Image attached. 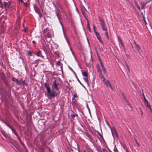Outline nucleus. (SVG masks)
<instances>
[{"label": "nucleus", "mask_w": 152, "mask_h": 152, "mask_svg": "<svg viewBox=\"0 0 152 152\" xmlns=\"http://www.w3.org/2000/svg\"><path fill=\"white\" fill-rule=\"evenodd\" d=\"M44 86L46 88L47 91V96L49 99H51L52 98H54L57 96L59 94V93L56 92L55 90H58V87L59 83H56V80H55L53 82L52 85V91H51L50 88L49 86V84L47 82L44 83Z\"/></svg>", "instance_id": "obj_1"}, {"label": "nucleus", "mask_w": 152, "mask_h": 152, "mask_svg": "<svg viewBox=\"0 0 152 152\" xmlns=\"http://www.w3.org/2000/svg\"><path fill=\"white\" fill-rule=\"evenodd\" d=\"M58 11H58L57 10H56L55 12H56V15L57 16L58 19V20H59V23H60V24L61 25V27H62V31H63V34H64V38H65V39H66L67 42L68 43V46H69V47H70V43H69V40L68 39L66 36L65 35V34L64 33V27H63V24H62L61 22V21L60 20V19H59V17L58 16Z\"/></svg>", "instance_id": "obj_2"}, {"label": "nucleus", "mask_w": 152, "mask_h": 152, "mask_svg": "<svg viewBox=\"0 0 152 152\" xmlns=\"http://www.w3.org/2000/svg\"><path fill=\"white\" fill-rule=\"evenodd\" d=\"M102 81L106 85L107 87H108V86H109L111 90L112 91H113V88L108 80H105V78H104V79Z\"/></svg>", "instance_id": "obj_3"}, {"label": "nucleus", "mask_w": 152, "mask_h": 152, "mask_svg": "<svg viewBox=\"0 0 152 152\" xmlns=\"http://www.w3.org/2000/svg\"><path fill=\"white\" fill-rule=\"evenodd\" d=\"M100 22L102 26L101 28L103 31H106L107 28L105 23L104 20L102 19H100Z\"/></svg>", "instance_id": "obj_4"}, {"label": "nucleus", "mask_w": 152, "mask_h": 152, "mask_svg": "<svg viewBox=\"0 0 152 152\" xmlns=\"http://www.w3.org/2000/svg\"><path fill=\"white\" fill-rule=\"evenodd\" d=\"M95 35H96V37L97 39L99 40V42L102 45L104 44V43L101 40V38L99 34L98 33V32H95Z\"/></svg>", "instance_id": "obj_5"}, {"label": "nucleus", "mask_w": 152, "mask_h": 152, "mask_svg": "<svg viewBox=\"0 0 152 152\" xmlns=\"http://www.w3.org/2000/svg\"><path fill=\"white\" fill-rule=\"evenodd\" d=\"M34 7L35 12L39 15V16H40V9L35 5L34 6Z\"/></svg>", "instance_id": "obj_6"}, {"label": "nucleus", "mask_w": 152, "mask_h": 152, "mask_svg": "<svg viewBox=\"0 0 152 152\" xmlns=\"http://www.w3.org/2000/svg\"><path fill=\"white\" fill-rule=\"evenodd\" d=\"M144 96V103L145 105L147 107H150V104L148 102V100L146 99L145 97V96Z\"/></svg>", "instance_id": "obj_7"}, {"label": "nucleus", "mask_w": 152, "mask_h": 152, "mask_svg": "<svg viewBox=\"0 0 152 152\" xmlns=\"http://www.w3.org/2000/svg\"><path fill=\"white\" fill-rule=\"evenodd\" d=\"M53 4L55 8H57L58 7H59L60 6L58 1H57L53 3Z\"/></svg>", "instance_id": "obj_8"}, {"label": "nucleus", "mask_w": 152, "mask_h": 152, "mask_svg": "<svg viewBox=\"0 0 152 152\" xmlns=\"http://www.w3.org/2000/svg\"><path fill=\"white\" fill-rule=\"evenodd\" d=\"M100 64H101V66L102 68V70H103V71H104V74H105L106 73H107V72L106 71V70L105 68L104 67V66L102 62V61H101V60H100Z\"/></svg>", "instance_id": "obj_9"}, {"label": "nucleus", "mask_w": 152, "mask_h": 152, "mask_svg": "<svg viewBox=\"0 0 152 152\" xmlns=\"http://www.w3.org/2000/svg\"><path fill=\"white\" fill-rule=\"evenodd\" d=\"M10 4V3L9 2H5L4 3V6L6 7H9Z\"/></svg>", "instance_id": "obj_10"}, {"label": "nucleus", "mask_w": 152, "mask_h": 152, "mask_svg": "<svg viewBox=\"0 0 152 152\" xmlns=\"http://www.w3.org/2000/svg\"><path fill=\"white\" fill-rule=\"evenodd\" d=\"M84 80L86 82L87 85L88 86H89V81L88 80V77H86V78H83Z\"/></svg>", "instance_id": "obj_11"}, {"label": "nucleus", "mask_w": 152, "mask_h": 152, "mask_svg": "<svg viewBox=\"0 0 152 152\" xmlns=\"http://www.w3.org/2000/svg\"><path fill=\"white\" fill-rule=\"evenodd\" d=\"M41 54V51L40 50H39L37 52V53L36 55L38 56H40Z\"/></svg>", "instance_id": "obj_12"}, {"label": "nucleus", "mask_w": 152, "mask_h": 152, "mask_svg": "<svg viewBox=\"0 0 152 152\" xmlns=\"http://www.w3.org/2000/svg\"><path fill=\"white\" fill-rule=\"evenodd\" d=\"M87 28L88 30V31L91 32V28H90V27L89 26V24L88 23V20H87Z\"/></svg>", "instance_id": "obj_13"}, {"label": "nucleus", "mask_w": 152, "mask_h": 152, "mask_svg": "<svg viewBox=\"0 0 152 152\" xmlns=\"http://www.w3.org/2000/svg\"><path fill=\"white\" fill-rule=\"evenodd\" d=\"M15 83L18 85H21V80H18L17 79Z\"/></svg>", "instance_id": "obj_14"}, {"label": "nucleus", "mask_w": 152, "mask_h": 152, "mask_svg": "<svg viewBox=\"0 0 152 152\" xmlns=\"http://www.w3.org/2000/svg\"><path fill=\"white\" fill-rule=\"evenodd\" d=\"M83 76L85 77H88V73L87 72H83L82 73Z\"/></svg>", "instance_id": "obj_15"}, {"label": "nucleus", "mask_w": 152, "mask_h": 152, "mask_svg": "<svg viewBox=\"0 0 152 152\" xmlns=\"http://www.w3.org/2000/svg\"><path fill=\"white\" fill-rule=\"evenodd\" d=\"M93 30H94V32L95 34V32H98L97 31H96V28L95 27V26L94 25H93Z\"/></svg>", "instance_id": "obj_16"}, {"label": "nucleus", "mask_w": 152, "mask_h": 152, "mask_svg": "<svg viewBox=\"0 0 152 152\" xmlns=\"http://www.w3.org/2000/svg\"><path fill=\"white\" fill-rule=\"evenodd\" d=\"M135 47L138 51L140 50L141 48L138 45H137V46H135Z\"/></svg>", "instance_id": "obj_17"}, {"label": "nucleus", "mask_w": 152, "mask_h": 152, "mask_svg": "<svg viewBox=\"0 0 152 152\" xmlns=\"http://www.w3.org/2000/svg\"><path fill=\"white\" fill-rule=\"evenodd\" d=\"M119 41H120V42H121V45L122 46V47H124V43H123V42H122L121 39V38L120 39Z\"/></svg>", "instance_id": "obj_18"}, {"label": "nucleus", "mask_w": 152, "mask_h": 152, "mask_svg": "<svg viewBox=\"0 0 152 152\" xmlns=\"http://www.w3.org/2000/svg\"><path fill=\"white\" fill-rule=\"evenodd\" d=\"M113 151L114 152H118V151L115 145V146L114 148L113 149Z\"/></svg>", "instance_id": "obj_19"}, {"label": "nucleus", "mask_w": 152, "mask_h": 152, "mask_svg": "<svg viewBox=\"0 0 152 152\" xmlns=\"http://www.w3.org/2000/svg\"><path fill=\"white\" fill-rule=\"evenodd\" d=\"M99 75L100 77L102 79H104V78H105L104 77L103 75L102 74V73L99 74Z\"/></svg>", "instance_id": "obj_20"}, {"label": "nucleus", "mask_w": 152, "mask_h": 152, "mask_svg": "<svg viewBox=\"0 0 152 152\" xmlns=\"http://www.w3.org/2000/svg\"><path fill=\"white\" fill-rule=\"evenodd\" d=\"M11 130L12 131V132L16 136H17V134H16V132L14 131L12 129L11 127L10 128Z\"/></svg>", "instance_id": "obj_21"}, {"label": "nucleus", "mask_w": 152, "mask_h": 152, "mask_svg": "<svg viewBox=\"0 0 152 152\" xmlns=\"http://www.w3.org/2000/svg\"><path fill=\"white\" fill-rule=\"evenodd\" d=\"M11 130L12 131V132L16 136H17V134H16V132L14 131L12 129L11 127L10 128Z\"/></svg>", "instance_id": "obj_22"}, {"label": "nucleus", "mask_w": 152, "mask_h": 152, "mask_svg": "<svg viewBox=\"0 0 152 152\" xmlns=\"http://www.w3.org/2000/svg\"><path fill=\"white\" fill-rule=\"evenodd\" d=\"M11 130L12 131V132L16 136H17V134H16V132L14 131L12 129L11 127L10 128Z\"/></svg>", "instance_id": "obj_23"}, {"label": "nucleus", "mask_w": 152, "mask_h": 152, "mask_svg": "<svg viewBox=\"0 0 152 152\" xmlns=\"http://www.w3.org/2000/svg\"><path fill=\"white\" fill-rule=\"evenodd\" d=\"M97 70H98V71L99 72V74L102 73V71L99 68H98Z\"/></svg>", "instance_id": "obj_24"}, {"label": "nucleus", "mask_w": 152, "mask_h": 152, "mask_svg": "<svg viewBox=\"0 0 152 152\" xmlns=\"http://www.w3.org/2000/svg\"><path fill=\"white\" fill-rule=\"evenodd\" d=\"M28 54L30 56H31L32 54V53L30 51H28Z\"/></svg>", "instance_id": "obj_25"}, {"label": "nucleus", "mask_w": 152, "mask_h": 152, "mask_svg": "<svg viewBox=\"0 0 152 152\" xmlns=\"http://www.w3.org/2000/svg\"><path fill=\"white\" fill-rule=\"evenodd\" d=\"M77 115H77V114H75L71 115V116L72 118H74V117L77 116Z\"/></svg>", "instance_id": "obj_26"}, {"label": "nucleus", "mask_w": 152, "mask_h": 152, "mask_svg": "<svg viewBox=\"0 0 152 152\" xmlns=\"http://www.w3.org/2000/svg\"><path fill=\"white\" fill-rule=\"evenodd\" d=\"M12 80L13 81H14L15 83L16 82L17 80V79H16L15 78L13 77L12 78Z\"/></svg>", "instance_id": "obj_27"}, {"label": "nucleus", "mask_w": 152, "mask_h": 152, "mask_svg": "<svg viewBox=\"0 0 152 152\" xmlns=\"http://www.w3.org/2000/svg\"><path fill=\"white\" fill-rule=\"evenodd\" d=\"M61 63L59 61H58L57 62L56 64L59 66H61Z\"/></svg>", "instance_id": "obj_28"}, {"label": "nucleus", "mask_w": 152, "mask_h": 152, "mask_svg": "<svg viewBox=\"0 0 152 152\" xmlns=\"http://www.w3.org/2000/svg\"><path fill=\"white\" fill-rule=\"evenodd\" d=\"M21 84H22L23 85H27V84H26L25 83V82L23 81H22V80H21Z\"/></svg>", "instance_id": "obj_29"}, {"label": "nucleus", "mask_w": 152, "mask_h": 152, "mask_svg": "<svg viewBox=\"0 0 152 152\" xmlns=\"http://www.w3.org/2000/svg\"><path fill=\"white\" fill-rule=\"evenodd\" d=\"M148 107L149 108V109L150 110V111H151V113H152V108H151V106H150V107Z\"/></svg>", "instance_id": "obj_30"}, {"label": "nucleus", "mask_w": 152, "mask_h": 152, "mask_svg": "<svg viewBox=\"0 0 152 152\" xmlns=\"http://www.w3.org/2000/svg\"><path fill=\"white\" fill-rule=\"evenodd\" d=\"M4 123L5 124L8 126V127L10 128H11V127L7 124L6 122H4Z\"/></svg>", "instance_id": "obj_31"}, {"label": "nucleus", "mask_w": 152, "mask_h": 152, "mask_svg": "<svg viewBox=\"0 0 152 152\" xmlns=\"http://www.w3.org/2000/svg\"><path fill=\"white\" fill-rule=\"evenodd\" d=\"M126 66L127 68V69L129 71V67L128 65L127 64H126Z\"/></svg>", "instance_id": "obj_32"}, {"label": "nucleus", "mask_w": 152, "mask_h": 152, "mask_svg": "<svg viewBox=\"0 0 152 152\" xmlns=\"http://www.w3.org/2000/svg\"><path fill=\"white\" fill-rule=\"evenodd\" d=\"M102 150L103 151V152H107V151L104 148H103Z\"/></svg>", "instance_id": "obj_33"}, {"label": "nucleus", "mask_w": 152, "mask_h": 152, "mask_svg": "<svg viewBox=\"0 0 152 152\" xmlns=\"http://www.w3.org/2000/svg\"><path fill=\"white\" fill-rule=\"evenodd\" d=\"M77 80H78V82H79V83H80V84L81 85H82L84 87V86L80 82V80L78 79H77Z\"/></svg>", "instance_id": "obj_34"}, {"label": "nucleus", "mask_w": 152, "mask_h": 152, "mask_svg": "<svg viewBox=\"0 0 152 152\" xmlns=\"http://www.w3.org/2000/svg\"><path fill=\"white\" fill-rule=\"evenodd\" d=\"M23 4L25 6H27V3H25V2H23Z\"/></svg>", "instance_id": "obj_35"}, {"label": "nucleus", "mask_w": 152, "mask_h": 152, "mask_svg": "<svg viewBox=\"0 0 152 152\" xmlns=\"http://www.w3.org/2000/svg\"><path fill=\"white\" fill-rule=\"evenodd\" d=\"M69 69L71 70V71L74 73H75L74 71H73V70L70 67H69Z\"/></svg>", "instance_id": "obj_36"}, {"label": "nucleus", "mask_w": 152, "mask_h": 152, "mask_svg": "<svg viewBox=\"0 0 152 152\" xmlns=\"http://www.w3.org/2000/svg\"><path fill=\"white\" fill-rule=\"evenodd\" d=\"M105 31V34L106 35V36H107V35L108 34V33H107V30L106 31Z\"/></svg>", "instance_id": "obj_37"}, {"label": "nucleus", "mask_w": 152, "mask_h": 152, "mask_svg": "<svg viewBox=\"0 0 152 152\" xmlns=\"http://www.w3.org/2000/svg\"><path fill=\"white\" fill-rule=\"evenodd\" d=\"M17 138H18V140L20 141V142H21V141L20 139V138L19 137H18V136L17 135V136H16Z\"/></svg>", "instance_id": "obj_38"}, {"label": "nucleus", "mask_w": 152, "mask_h": 152, "mask_svg": "<svg viewBox=\"0 0 152 152\" xmlns=\"http://www.w3.org/2000/svg\"><path fill=\"white\" fill-rule=\"evenodd\" d=\"M136 142L137 144V145L138 146H139V144L138 142L136 140Z\"/></svg>", "instance_id": "obj_39"}, {"label": "nucleus", "mask_w": 152, "mask_h": 152, "mask_svg": "<svg viewBox=\"0 0 152 152\" xmlns=\"http://www.w3.org/2000/svg\"><path fill=\"white\" fill-rule=\"evenodd\" d=\"M134 44L135 45V46H137V45H138L137 44V43L135 41H134Z\"/></svg>", "instance_id": "obj_40"}, {"label": "nucleus", "mask_w": 152, "mask_h": 152, "mask_svg": "<svg viewBox=\"0 0 152 152\" xmlns=\"http://www.w3.org/2000/svg\"><path fill=\"white\" fill-rule=\"evenodd\" d=\"M122 95L124 97V98L125 99V95H124V94L123 93H122Z\"/></svg>", "instance_id": "obj_41"}, {"label": "nucleus", "mask_w": 152, "mask_h": 152, "mask_svg": "<svg viewBox=\"0 0 152 152\" xmlns=\"http://www.w3.org/2000/svg\"><path fill=\"white\" fill-rule=\"evenodd\" d=\"M2 133L3 135H4L5 133L4 131H2Z\"/></svg>", "instance_id": "obj_42"}, {"label": "nucleus", "mask_w": 152, "mask_h": 152, "mask_svg": "<svg viewBox=\"0 0 152 152\" xmlns=\"http://www.w3.org/2000/svg\"><path fill=\"white\" fill-rule=\"evenodd\" d=\"M123 148H124V149H125V150H126V147L125 146H124V147H123Z\"/></svg>", "instance_id": "obj_43"}, {"label": "nucleus", "mask_w": 152, "mask_h": 152, "mask_svg": "<svg viewBox=\"0 0 152 152\" xmlns=\"http://www.w3.org/2000/svg\"><path fill=\"white\" fill-rule=\"evenodd\" d=\"M126 152H129L127 149L126 148Z\"/></svg>", "instance_id": "obj_44"}, {"label": "nucleus", "mask_w": 152, "mask_h": 152, "mask_svg": "<svg viewBox=\"0 0 152 152\" xmlns=\"http://www.w3.org/2000/svg\"><path fill=\"white\" fill-rule=\"evenodd\" d=\"M137 7V8H138V9L139 10H140V7H139V6H138Z\"/></svg>", "instance_id": "obj_45"}, {"label": "nucleus", "mask_w": 152, "mask_h": 152, "mask_svg": "<svg viewBox=\"0 0 152 152\" xmlns=\"http://www.w3.org/2000/svg\"><path fill=\"white\" fill-rule=\"evenodd\" d=\"M107 36V39H109V37H108V35H107V36Z\"/></svg>", "instance_id": "obj_46"}, {"label": "nucleus", "mask_w": 152, "mask_h": 152, "mask_svg": "<svg viewBox=\"0 0 152 152\" xmlns=\"http://www.w3.org/2000/svg\"><path fill=\"white\" fill-rule=\"evenodd\" d=\"M123 48H124V50H125V46H124V47H123Z\"/></svg>", "instance_id": "obj_47"}, {"label": "nucleus", "mask_w": 152, "mask_h": 152, "mask_svg": "<svg viewBox=\"0 0 152 152\" xmlns=\"http://www.w3.org/2000/svg\"><path fill=\"white\" fill-rule=\"evenodd\" d=\"M56 47H58V45H56Z\"/></svg>", "instance_id": "obj_48"}, {"label": "nucleus", "mask_w": 152, "mask_h": 152, "mask_svg": "<svg viewBox=\"0 0 152 152\" xmlns=\"http://www.w3.org/2000/svg\"><path fill=\"white\" fill-rule=\"evenodd\" d=\"M142 114H143V113H142V112H141V115H142Z\"/></svg>", "instance_id": "obj_49"}, {"label": "nucleus", "mask_w": 152, "mask_h": 152, "mask_svg": "<svg viewBox=\"0 0 152 152\" xmlns=\"http://www.w3.org/2000/svg\"><path fill=\"white\" fill-rule=\"evenodd\" d=\"M32 42H33V43H34L35 42V41H32Z\"/></svg>", "instance_id": "obj_50"}, {"label": "nucleus", "mask_w": 152, "mask_h": 152, "mask_svg": "<svg viewBox=\"0 0 152 152\" xmlns=\"http://www.w3.org/2000/svg\"><path fill=\"white\" fill-rule=\"evenodd\" d=\"M126 55L127 56H128L129 55H128L127 54H126Z\"/></svg>", "instance_id": "obj_51"}, {"label": "nucleus", "mask_w": 152, "mask_h": 152, "mask_svg": "<svg viewBox=\"0 0 152 152\" xmlns=\"http://www.w3.org/2000/svg\"><path fill=\"white\" fill-rule=\"evenodd\" d=\"M85 152V151H84V152Z\"/></svg>", "instance_id": "obj_52"}]
</instances>
